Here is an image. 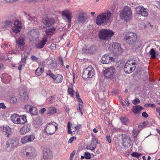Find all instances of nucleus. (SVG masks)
<instances>
[{"label": "nucleus", "instance_id": "obj_1", "mask_svg": "<svg viewBox=\"0 0 160 160\" xmlns=\"http://www.w3.org/2000/svg\"><path fill=\"white\" fill-rule=\"evenodd\" d=\"M111 15L112 13L110 12L99 14L97 17L96 23L98 25H106L110 20Z\"/></svg>", "mask_w": 160, "mask_h": 160}, {"label": "nucleus", "instance_id": "obj_2", "mask_svg": "<svg viewBox=\"0 0 160 160\" xmlns=\"http://www.w3.org/2000/svg\"><path fill=\"white\" fill-rule=\"evenodd\" d=\"M19 143L18 139L14 137L9 139L6 142L5 147L8 151H10L13 149L14 148H17Z\"/></svg>", "mask_w": 160, "mask_h": 160}, {"label": "nucleus", "instance_id": "obj_3", "mask_svg": "<svg viewBox=\"0 0 160 160\" xmlns=\"http://www.w3.org/2000/svg\"><path fill=\"white\" fill-rule=\"evenodd\" d=\"M132 13L131 8L128 6H125L120 14L121 18L126 21L129 20L132 17Z\"/></svg>", "mask_w": 160, "mask_h": 160}, {"label": "nucleus", "instance_id": "obj_4", "mask_svg": "<svg viewBox=\"0 0 160 160\" xmlns=\"http://www.w3.org/2000/svg\"><path fill=\"white\" fill-rule=\"evenodd\" d=\"M114 34V32L111 30L102 29L99 32L98 35L101 39L106 41L110 38Z\"/></svg>", "mask_w": 160, "mask_h": 160}, {"label": "nucleus", "instance_id": "obj_5", "mask_svg": "<svg viewBox=\"0 0 160 160\" xmlns=\"http://www.w3.org/2000/svg\"><path fill=\"white\" fill-rule=\"evenodd\" d=\"M137 65L135 62H132L131 60H128L126 63L124 67V71L127 74H130L134 71L136 68Z\"/></svg>", "mask_w": 160, "mask_h": 160}, {"label": "nucleus", "instance_id": "obj_6", "mask_svg": "<svg viewBox=\"0 0 160 160\" xmlns=\"http://www.w3.org/2000/svg\"><path fill=\"white\" fill-rule=\"evenodd\" d=\"M22 153L24 155L26 154V156L29 158H32L35 156V150L32 146H27L22 149Z\"/></svg>", "mask_w": 160, "mask_h": 160}, {"label": "nucleus", "instance_id": "obj_7", "mask_svg": "<svg viewBox=\"0 0 160 160\" xmlns=\"http://www.w3.org/2000/svg\"><path fill=\"white\" fill-rule=\"evenodd\" d=\"M58 125L55 122L49 123L46 127V132L47 135H49L53 134L58 129Z\"/></svg>", "mask_w": 160, "mask_h": 160}, {"label": "nucleus", "instance_id": "obj_8", "mask_svg": "<svg viewBox=\"0 0 160 160\" xmlns=\"http://www.w3.org/2000/svg\"><path fill=\"white\" fill-rule=\"evenodd\" d=\"M124 38L126 42L130 45L137 40V36L136 34L133 32H128L125 36Z\"/></svg>", "mask_w": 160, "mask_h": 160}, {"label": "nucleus", "instance_id": "obj_9", "mask_svg": "<svg viewBox=\"0 0 160 160\" xmlns=\"http://www.w3.org/2000/svg\"><path fill=\"white\" fill-rule=\"evenodd\" d=\"M109 49L112 52L117 55L121 54L122 52V50L120 44L117 43H115L110 45Z\"/></svg>", "mask_w": 160, "mask_h": 160}, {"label": "nucleus", "instance_id": "obj_10", "mask_svg": "<svg viewBox=\"0 0 160 160\" xmlns=\"http://www.w3.org/2000/svg\"><path fill=\"white\" fill-rule=\"evenodd\" d=\"M41 22L43 24V28H45L52 26L55 22L53 18L49 17H43Z\"/></svg>", "mask_w": 160, "mask_h": 160}, {"label": "nucleus", "instance_id": "obj_11", "mask_svg": "<svg viewBox=\"0 0 160 160\" xmlns=\"http://www.w3.org/2000/svg\"><path fill=\"white\" fill-rule=\"evenodd\" d=\"M94 69L91 66H89L84 71L82 78L84 79H86L87 78H92L94 75Z\"/></svg>", "mask_w": 160, "mask_h": 160}, {"label": "nucleus", "instance_id": "obj_12", "mask_svg": "<svg viewBox=\"0 0 160 160\" xmlns=\"http://www.w3.org/2000/svg\"><path fill=\"white\" fill-rule=\"evenodd\" d=\"M122 140L123 146L127 148L130 147L132 143V141L129 136L127 134H122Z\"/></svg>", "mask_w": 160, "mask_h": 160}, {"label": "nucleus", "instance_id": "obj_13", "mask_svg": "<svg viewBox=\"0 0 160 160\" xmlns=\"http://www.w3.org/2000/svg\"><path fill=\"white\" fill-rule=\"evenodd\" d=\"M137 13L139 15H141L142 16L147 17L148 16V10L144 8L143 7L139 6L136 8Z\"/></svg>", "mask_w": 160, "mask_h": 160}, {"label": "nucleus", "instance_id": "obj_14", "mask_svg": "<svg viewBox=\"0 0 160 160\" xmlns=\"http://www.w3.org/2000/svg\"><path fill=\"white\" fill-rule=\"evenodd\" d=\"M101 62L103 64H108L112 62L115 61L113 57L108 54H105L101 58Z\"/></svg>", "mask_w": 160, "mask_h": 160}, {"label": "nucleus", "instance_id": "obj_15", "mask_svg": "<svg viewBox=\"0 0 160 160\" xmlns=\"http://www.w3.org/2000/svg\"><path fill=\"white\" fill-rule=\"evenodd\" d=\"M115 69L113 67L107 68L104 72V74L106 78H112L115 72Z\"/></svg>", "mask_w": 160, "mask_h": 160}, {"label": "nucleus", "instance_id": "obj_16", "mask_svg": "<svg viewBox=\"0 0 160 160\" xmlns=\"http://www.w3.org/2000/svg\"><path fill=\"white\" fill-rule=\"evenodd\" d=\"M13 24H14V27H13L12 28L13 32H15L16 33L20 32L22 28L21 22L17 19V20L14 22Z\"/></svg>", "mask_w": 160, "mask_h": 160}, {"label": "nucleus", "instance_id": "obj_17", "mask_svg": "<svg viewBox=\"0 0 160 160\" xmlns=\"http://www.w3.org/2000/svg\"><path fill=\"white\" fill-rule=\"evenodd\" d=\"M142 44V41L137 40L134 43L130 45L132 46V50L133 52H137L141 47Z\"/></svg>", "mask_w": 160, "mask_h": 160}, {"label": "nucleus", "instance_id": "obj_18", "mask_svg": "<svg viewBox=\"0 0 160 160\" xmlns=\"http://www.w3.org/2000/svg\"><path fill=\"white\" fill-rule=\"evenodd\" d=\"M31 128L32 127L30 124H26L20 128V133L22 135L25 134L31 130Z\"/></svg>", "mask_w": 160, "mask_h": 160}, {"label": "nucleus", "instance_id": "obj_19", "mask_svg": "<svg viewBox=\"0 0 160 160\" xmlns=\"http://www.w3.org/2000/svg\"><path fill=\"white\" fill-rule=\"evenodd\" d=\"M62 14L64 19L68 22H71L72 14L70 11L65 10L62 12Z\"/></svg>", "mask_w": 160, "mask_h": 160}, {"label": "nucleus", "instance_id": "obj_20", "mask_svg": "<svg viewBox=\"0 0 160 160\" xmlns=\"http://www.w3.org/2000/svg\"><path fill=\"white\" fill-rule=\"evenodd\" d=\"M87 19L86 14L83 12L79 13L78 17V20L80 23L83 24Z\"/></svg>", "mask_w": 160, "mask_h": 160}, {"label": "nucleus", "instance_id": "obj_21", "mask_svg": "<svg viewBox=\"0 0 160 160\" xmlns=\"http://www.w3.org/2000/svg\"><path fill=\"white\" fill-rule=\"evenodd\" d=\"M52 153L49 148H44L43 149V158L44 160H50L52 157Z\"/></svg>", "mask_w": 160, "mask_h": 160}, {"label": "nucleus", "instance_id": "obj_22", "mask_svg": "<svg viewBox=\"0 0 160 160\" xmlns=\"http://www.w3.org/2000/svg\"><path fill=\"white\" fill-rule=\"evenodd\" d=\"M19 95L20 99L23 102H27L28 99V92L24 90L19 92Z\"/></svg>", "mask_w": 160, "mask_h": 160}, {"label": "nucleus", "instance_id": "obj_23", "mask_svg": "<svg viewBox=\"0 0 160 160\" xmlns=\"http://www.w3.org/2000/svg\"><path fill=\"white\" fill-rule=\"evenodd\" d=\"M29 34L31 36L33 39L35 40L39 37V33L38 29L32 30L29 32Z\"/></svg>", "mask_w": 160, "mask_h": 160}, {"label": "nucleus", "instance_id": "obj_24", "mask_svg": "<svg viewBox=\"0 0 160 160\" xmlns=\"http://www.w3.org/2000/svg\"><path fill=\"white\" fill-rule=\"evenodd\" d=\"M47 38L44 37L43 38L42 40L41 41L36 44V47L39 49L42 48L47 42Z\"/></svg>", "mask_w": 160, "mask_h": 160}, {"label": "nucleus", "instance_id": "obj_25", "mask_svg": "<svg viewBox=\"0 0 160 160\" xmlns=\"http://www.w3.org/2000/svg\"><path fill=\"white\" fill-rule=\"evenodd\" d=\"M24 38L22 37H20L18 40H17L16 43L18 46V48H20L21 49H22L23 46L24 44Z\"/></svg>", "mask_w": 160, "mask_h": 160}, {"label": "nucleus", "instance_id": "obj_26", "mask_svg": "<svg viewBox=\"0 0 160 160\" xmlns=\"http://www.w3.org/2000/svg\"><path fill=\"white\" fill-rule=\"evenodd\" d=\"M27 121L26 116L25 115L19 116L17 124H25Z\"/></svg>", "mask_w": 160, "mask_h": 160}, {"label": "nucleus", "instance_id": "obj_27", "mask_svg": "<svg viewBox=\"0 0 160 160\" xmlns=\"http://www.w3.org/2000/svg\"><path fill=\"white\" fill-rule=\"evenodd\" d=\"M1 78L3 82L6 83L8 82L11 80V76L7 74H3L2 75Z\"/></svg>", "mask_w": 160, "mask_h": 160}, {"label": "nucleus", "instance_id": "obj_28", "mask_svg": "<svg viewBox=\"0 0 160 160\" xmlns=\"http://www.w3.org/2000/svg\"><path fill=\"white\" fill-rule=\"evenodd\" d=\"M19 115L17 114L14 113L12 115L11 117L12 121L15 124H18Z\"/></svg>", "mask_w": 160, "mask_h": 160}, {"label": "nucleus", "instance_id": "obj_29", "mask_svg": "<svg viewBox=\"0 0 160 160\" xmlns=\"http://www.w3.org/2000/svg\"><path fill=\"white\" fill-rule=\"evenodd\" d=\"M56 109L54 107L51 106L48 108L47 109V114H51L57 112Z\"/></svg>", "mask_w": 160, "mask_h": 160}, {"label": "nucleus", "instance_id": "obj_30", "mask_svg": "<svg viewBox=\"0 0 160 160\" xmlns=\"http://www.w3.org/2000/svg\"><path fill=\"white\" fill-rule=\"evenodd\" d=\"M142 108L139 105L133 106L132 108L133 112L135 113H139L142 109Z\"/></svg>", "mask_w": 160, "mask_h": 160}, {"label": "nucleus", "instance_id": "obj_31", "mask_svg": "<svg viewBox=\"0 0 160 160\" xmlns=\"http://www.w3.org/2000/svg\"><path fill=\"white\" fill-rule=\"evenodd\" d=\"M40 65H39V67L35 70V73L37 75L40 76L43 72V68L44 67L42 66L40 67Z\"/></svg>", "mask_w": 160, "mask_h": 160}, {"label": "nucleus", "instance_id": "obj_32", "mask_svg": "<svg viewBox=\"0 0 160 160\" xmlns=\"http://www.w3.org/2000/svg\"><path fill=\"white\" fill-rule=\"evenodd\" d=\"M55 29V28H50L47 29L45 31L46 34V36H51L53 33Z\"/></svg>", "mask_w": 160, "mask_h": 160}, {"label": "nucleus", "instance_id": "obj_33", "mask_svg": "<svg viewBox=\"0 0 160 160\" xmlns=\"http://www.w3.org/2000/svg\"><path fill=\"white\" fill-rule=\"evenodd\" d=\"M54 79V82L55 83H59L62 82V77L61 75L58 74L57 77L55 76V78Z\"/></svg>", "mask_w": 160, "mask_h": 160}, {"label": "nucleus", "instance_id": "obj_34", "mask_svg": "<svg viewBox=\"0 0 160 160\" xmlns=\"http://www.w3.org/2000/svg\"><path fill=\"white\" fill-rule=\"evenodd\" d=\"M98 143V141L96 139H93L92 140V142L91 144V146H93L92 148L91 149L92 151L94 150L95 148L96 147Z\"/></svg>", "mask_w": 160, "mask_h": 160}, {"label": "nucleus", "instance_id": "obj_35", "mask_svg": "<svg viewBox=\"0 0 160 160\" xmlns=\"http://www.w3.org/2000/svg\"><path fill=\"white\" fill-rule=\"evenodd\" d=\"M3 131V132H5L7 134H8L7 135V137H8L9 134L11 132V128L8 126L4 127Z\"/></svg>", "mask_w": 160, "mask_h": 160}, {"label": "nucleus", "instance_id": "obj_36", "mask_svg": "<svg viewBox=\"0 0 160 160\" xmlns=\"http://www.w3.org/2000/svg\"><path fill=\"white\" fill-rule=\"evenodd\" d=\"M30 113L33 115H35L37 113V108L34 107L32 106L31 109L30 110L29 112Z\"/></svg>", "mask_w": 160, "mask_h": 160}, {"label": "nucleus", "instance_id": "obj_37", "mask_svg": "<svg viewBox=\"0 0 160 160\" xmlns=\"http://www.w3.org/2000/svg\"><path fill=\"white\" fill-rule=\"evenodd\" d=\"M71 123L70 122H68V132L69 134H71L72 133V132H73V130H74V127H73V126L71 125V127H72V128H70V125Z\"/></svg>", "mask_w": 160, "mask_h": 160}, {"label": "nucleus", "instance_id": "obj_38", "mask_svg": "<svg viewBox=\"0 0 160 160\" xmlns=\"http://www.w3.org/2000/svg\"><path fill=\"white\" fill-rule=\"evenodd\" d=\"M28 142H31L35 139V136L33 134L27 135Z\"/></svg>", "mask_w": 160, "mask_h": 160}, {"label": "nucleus", "instance_id": "obj_39", "mask_svg": "<svg viewBox=\"0 0 160 160\" xmlns=\"http://www.w3.org/2000/svg\"><path fill=\"white\" fill-rule=\"evenodd\" d=\"M27 136L22 138L21 142L22 144H24L28 142Z\"/></svg>", "mask_w": 160, "mask_h": 160}, {"label": "nucleus", "instance_id": "obj_40", "mask_svg": "<svg viewBox=\"0 0 160 160\" xmlns=\"http://www.w3.org/2000/svg\"><path fill=\"white\" fill-rule=\"evenodd\" d=\"M122 122L125 125H127L128 123V119L126 118H121L120 119Z\"/></svg>", "mask_w": 160, "mask_h": 160}, {"label": "nucleus", "instance_id": "obj_41", "mask_svg": "<svg viewBox=\"0 0 160 160\" xmlns=\"http://www.w3.org/2000/svg\"><path fill=\"white\" fill-rule=\"evenodd\" d=\"M150 53L152 57L153 58H156V52L153 48H152L151 49L150 51Z\"/></svg>", "mask_w": 160, "mask_h": 160}, {"label": "nucleus", "instance_id": "obj_42", "mask_svg": "<svg viewBox=\"0 0 160 160\" xmlns=\"http://www.w3.org/2000/svg\"><path fill=\"white\" fill-rule=\"evenodd\" d=\"M10 101L11 103L13 104H15L17 102V100L16 97L15 96H12L11 97L10 99Z\"/></svg>", "mask_w": 160, "mask_h": 160}, {"label": "nucleus", "instance_id": "obj_43", "mask_svg": "<svg viewBox=\"0 0 160 160\" xmlns=\"http://www.w3.org/2000/svg\"><path fill=\"white\" fill-rule=\"evenodd\" d=\"M139 131L138 129H134L133 130V133L134 135H133V136L134 137V138L135 140V138L137 137V135L138 133L139 132Z\"/></svg>", "mask_w": 160, "mask_h": 160}, {"label": "nucleus", "instance_id": "obj_44", "mask_svg": "<svg viewBox=\"0 0 160 160\" xmlns=\"http://www.w3.org/2000/svg\"><path fill=\"white\" fill-rule=\"evenodd\" d=\"M8 19L13 23L14 22L17 20V19L16 17L14 16H11L9 17Z\"/></svg>", "mask_w": 160, "mask_h": 160}, {"label": "nucleus", "instance_id": "obj_45", "mask_svg": "<svg viewBox=\"0 0 160 160\" xmlns=\"http://www.w3.org/2000/svg\"><path fill=\"white\" fill-rule=\"evenodd\" d=\"M28 20H29L31 21L32 22H34V23L36 24L35 22L37 20V19L35 17H29L28 15Z\"/></svg>", "mask_w": 160, "mask_h": 160}, {"label": "nucleus", "instance_id": "obj_46", "mask_svg": "<svg viewBox=\"0 0 160 160\" xmlns=\"http://www.w3.org/2000/svg\"><path fill=\"white\" fill-rule=\"evenodd\" d=\"M32 106L29 105L27 104L25 106L24 109H26L27 112H29Z\"/></svg>", "mask_w": 160, "mask_h": 160}, {"label": "nucleus", "instance_id": "obj_47", "mask_svg": "<svg viewBox=\"0 0 160 160\" xmlns=\"http://www.w3.org/2000/svg\"><path fill=\"white\" fill-rule=\"evenodd\" d=\"M141 154H139L136 152H133L131 154V155L133 157H135L136 158H138L140 155H141Z\"/></svg>", "mask_w": 160, "mask_h": 160}, {"label": "nucleus", "instance_id": "obj_48", "mask_svg": "<svg viewBox=\"0 0 160 160\" xmlns=\"http://www.w3.org/2000/svg\"><path fill=\"white\" fill-rule=\"evenodd\" d=\"M4 23L6 26H12L13 24L12 22H11L8 19L6 20L5 22Z\"/></svg>", "mask_w": 160, "mask_h": 160}, {"label": "nucleus", "instance_id": "obj_49", "mask_svg": "<svg viewBox=\"0 0 160 160\" xmlns=\"http://www.w3.org/2000/svg\"><path fill=\"white\" fill-rule=\"evenodd\" d=\"M132 103L136 105L140 102V101L138 98H136L134 100L132 101Z\"/></svg>", "mask_w": 160, "mask_h": 160}, {"label": "nucleus", "instance_id": "obj_50", "mask_svg": "<svg viewBox=\"0 0 160 160\" xmlns=\"http://www.w3.org/2000/svg\"><path fill=\"white\" fill-rule=\"evenodd\" d=\"M81 125L80 124L77 125L76 126H75L74 128V130H73V132H75L76 130H77L78 132L79 131V129L81 127Z\"/></svg>", "mask_w": 160, "mask_h": 160}, {"label": "nucleus", "instance_id": "obj_51", "mask_svg": "<svg viewBox=\"0 0 160 160\" xmlns=\"http://www.w3.org/2000/svg\"><path fill=\"white\" fill-rule=\"evenodd\" d=\"M76 152L74 150L73 152L70 154V160H72L73 158V157L75 154L76 153Z\"/></svg>", "mask_w": 160, "mask_h": 160}, {"label": "nucleus", "instance_id": "obj_52", "mask_svg": "<svg viewBox=\"0 0 160 160\" xmlns=\"http://www.w3.org/2000/svg\"><path fill=\"white\" fill-rule=\"evenodd\" d=\"M68 93L72 97L73 95V90L70 88H68Z\"/></svg>", "mask_w": 160, "mask_h": 160}, {"label": "nucleus", "instance_id": "obj_53", "mask_svg": "<svg viewBox=\"0 0 160 160\" xmlns=\"http://www.w3.org/2000/svg\"><path fill=\"white\" fill-rule=\"evenodd\" d=\"M85 157L86 159H89L91 158V155L88 152L85 153Z\"/></svg>", "mask_w": 160, "mask_h": 160}, {"label": "nucleus", "instance_id": "obj_54", "mask_svg": "<svg viewBox=\"0 0 160 160\" xmlns=\"http://www.w3.org/2000/svg\"><path fill=\"white\" fill-rule=\"evenodd\" d=\"M28 52H25L22 55V57L24 59H25L26 60L27 58L28 57Z\"/></svg>", "mask_w": 160, "mask_h": 160}, {"label": "nucleus", "instance_id": "obj_55", "mask_svg": "<svg viewBox=\"0 0 160 160\" xmlns=\"http://www.w3.org/2000/svg\"><path fill=\"white\" fill-rule=\"evenodd\" d=\"M51 65L53 68H57V63L54 61H52Z\"/></svg>", "mask_w": 160, "mask_h": 160}, {"label": "nucleus", "instance_id": "obj_56", "mask_svg": "<svg viewBox=\"0 0 160 160\" xmlns=\"http://www.w3.org/2000/svg\"><path fill=\"white\" fill-rule=\"evenodd\" d=\"M59 59V63L61 64L62 65H63V62L62 60V58L61 57H59L58 58Z\"/></svg>", "mask_w": 160, "mask_h": 160}, {"label": "nucleus", "instance_id": "obj_57", "mask_svg": "<svg viewBox=\"0 0 160 160\" xmlns=\"http://www.w3.org/2000/svg\"><path fill=\"white\" fill-rule=\"evenodd\" d=\"M76 139V138L75 137H72L68 141V143H71L75 139Z\"/></svg>", "mask_w": 160, "mask_h": 160}, {"label": "nucleus", "instance_id": "obj_58", "mask_svg": "<svg viewBox=\"0 0 160 160\" xmlns=\"http://www.w3.org/2000/svg\"><path fill=\"white\" fill-rule=\"evenodd\" d=\"M46 111V109L45 108H43L39 111V113L42 114H43L44 112Z\"/></svg>", "mask_w": 160, "mask_h": 160}, {"label": "nucleus", "instance_id": "obj_59", "mask_svg": "<svg viewBox=\"0 0 160 160\" xmlns=\"http://www.w3.org/2000/svg\"><path fill=\"white\" fill-rule=\"evenodd\" d=\"M47 75H49L50 77L52 78L53 79H54L55 78V75L52 73H47Z\"/></svg>", "mask_w": 160, "mask_h": 160}, {"label": "nucleus", "instance_id": "obj_60", "mask_svg": "<svg viewBox=\"0 0 160 160\" xmlns=\"http://www.w3.org/2000/svg\"><path fill=\"white\" fill-rule=\"evenodd\" d=\"M142 115V117H143L145 118H147L148 116V115L146 113V112H143Z\"/></svg>", "mask_w": 160, "mask_h": 160}, {"label": "nucleus", "instance_id": "obj_61", "mask_svg": "<svg viewBox=\"0 0 160 160\" xmlns=\"http://www.w3.org/2000/svg\"><path fill=\"white\" fill-rule=\"evenodd\" d=\"M31 58L32 60L36 61L38 60V58L36 56L34 55L31 56Z\"/></svg>", "mask_w": 160, "mask_h": 160}, {"label": "nucleus", "instance_id": "obj_62", "mask_svg": "<svg viewBox=\"0 0 160 160\" xmlns=\"http://www.w3.org/2000/svg\"><path fill=\"white\" fill-rule=\"evenodd\" d=\"M6 108V107L5 106L3 103H0V108L4 109Z\"/></svg>", "mask_w": 160, "mask_h": 160}, {"label": "nucleus", "instance_id": "obj_63", "mask_svg": "<svg viewBox=\"0 0 160 160\" xmlns=\"http://www.w3.org/2000/svg\"><path fill=\"white\" fill-rule=\"evenodd\" d=\"M56 48V45L54 43H52L50 47V48L52 49H54Z\"/></svg>", "mask_w": 160, "mask_h": 160}, {"label": "nucleus", "instance_id": "obj_64", "mask_svg": "<svg viewBox=\"0 0 160 160\" xmlns=\"http://www.w3.org/2000/svg\"><path fill=\"white\" fill-rule=\"evenodd\" d=\"M156 6L158 8L160 9V1H157L156 2Z\"/></svg>", "mask_w": 160, "mask_h": 160}]
</instances>
